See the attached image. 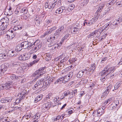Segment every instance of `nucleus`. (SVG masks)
Listing matches in <instances>:
<instances>
[{
    "mask_svg": "<svg viewBox=\"0 0 122 122\" xmlns=\"http://www.w3.org/2000/svg\"><path fill=\"white\" fill-rule=\"evenodd\" d=\"M44 79H42L40 80H38L34 85L33 87V89L38 90L42 87H45L46 86L47 87L46 85H44Z\"/></svg>",
    "mask_w": 122,
    "mask_h": 122,
    "instance_id": "1",
    "label": "nucleus"
},
{
    "mask_svg": "<svg viewBox=\"0 0 122 122\" xmlns=\"http://www.w3.org/2000/svg\"><path fill=\"white\" fill-rule=\"evenodd\" d=\"M35 42H33V40L31 39L29 41H24L20 44L23 49H25L28 47H31L34 44Z\"/></svg>",
    "mask_w": 122,
    "mask_h": 122,
    "instance_id": "2",
    "label": "nucleus"
},
{
    "mask_svg": "<svg viewBox=\"0 0 122 122\" xmlns=\"http://www.w3.org/2000/svg\"><path fill=\"white\" fill-rule=\"evenodd\" d=\"M116 69L115 67L112 66L110 67L109 66H107L105 68L104 70L102 71V75H105L106 74H109L112 71L113 72Z\"/></svg>",
    "mask_w": 122,
    "mask_h": 122,
    "instance_id": "3",
    "label": "nucleus"
},
{
    "mask_svg": "<svg viewBox=\"0 0 122 122\" xmlns=\"http://www.w3.org/2000/svg\"><path fill=\"white\" fill-rule=\"evenodd\" d=\"M55 2H50L49 3L48 2H46L45 4V8H48L52 10L53 8L56 6L57 3L55 0Z\"/></svg>",
    "mask_w": 122,
    "mask_h": 122,
    "instance_id": "4",
    "label": "nucleus"
},
{
    "mask_svg": "<svg viewBox=\"0 0 122 122\" xmlns=\"http://www.w3.org/2000/svg\"><path fill=\"white\" fill-rule=\"evenodd\" d=\"M30 57V55L27 53H24L23 55H20L18 57V59L22 61H24L29 59Z\"/></svg>",
    "mask_w": 122,
    "mask_h": 122,
    "instance_id": "5",
    "label": "nucleus"
},
{
    "mask_svg": "<svg viewBox=\"0 0 122 122\" xmlns=\"http://www.w3.org/2000/svg\"><path fill=\"white\" fill-rule=\"evenodd\" d=\"M80 25L77 23L74 25L73 28L72 29L71 32L73 34H78L79 31Z\"/></svg>",
    "mask_w": 122,
    "mask_h": 122,
    "instance_id": "6",
    "label": "nucleus"
},
{
    "mask_svg": "<svg viewBox=\"0 0 122 122\" xmlns=\"http://www.w3.org/2000/svg\"><path fill=\"white\" fill-rule=\"evenodd\" d=\"M112 88V86L111 84L110 85L107 87H105V90L101 96V98H103L104 97H106L109 93V92L110 91Z\"/></svg>",
    "mask_w": 122,
    "mask_h": 122,
    "instance_id": "7",
    "label": "nucleus"
},
{
    "mask_svg": "<svg viewBox=\"0 0 122 122\" xmlns=\"http://www.w3.org/2000/svg\"><path fill=\"white\" fill-rule=\"evenodd\" d=\"M45 67H41L39 69L36 71L34 73V76H36V75H39L40 76L44 74L45 73V71H44Z\"/></svg>",
    "mask_w": 122,
    "mask_h": 122,
    "instance_id": "8",
    "label": "nucleus"
},
{
    "mask_svg": "<svg viewBox=\"0 0 122 122\" xmlns=\"http://www.w3.org/2000/svg\"><path fill=\"white\" fill-rule=\"evenodd\" d=\"M105 6V4L103 3H100L96 6V8L97 9L96 13L98 15V14L100 13L102 10V9Z\"/></svg>",
    "mask_w": 122,
    "mask_h": 122,
    "instance_id": "9",
    "label": "nucleus"
},
{
    "mask_svg": "<svg viewBox=\"0 0 122 122\" xmlns=\"http://www.w3.org/2000/svg\"><path fill=\"white\" fill-rule=\"evenodd\" d=\"M12 82H9L7 83L5 85H4L2 86H1V88L2 90L5 89L6 90L8 89L11 87V86L12 85Z\"/></svg>",
    "mask_w": 122,
    "mask_h": 122,
    "instance_id": "10",
    "label": "nucleus"
},
{
    "mask_svg": "<svg viewBox=\"0 0 122 122\" xmlns=\"http://www.w3.org/2000/svg\"><path fill=\"white\" fill-rule=\"evenodd\" d=\"M122 21V18H118L115 19L113 22L112 24L114 25H118V24H120Z\"/></svg>",
    "mask_w": 122,
    "mask_h": 122,
    "instance_id": "11",
    "label": "nucleus"
},
{
    "mask_svg": "<svg viewBox=\"0 0 122 122\" xmlns=\"http://www.w3.org/2000/svg\"><path fill=\"white\" fill-rule=\"evenodd\" d=\"M66 8L64 6H62L59 8L56 11L55 13L57 14H59L62 12H65V11Z\"/></svg>",
    "mask_w": 122,
    "mask_h": 122,
    "instance_id": "12",
    "label": "nucleus"
},
{
    "mask_svg": "<svg viewBox=\"0 0 122 122\" xmlns=\"http://www.w3.org/2000/svg\"><path fill=\"white\" fill-rule=\"evenodd\" d=\"M12 98L11 97H7L2 98L0 102L2 103H6L10 102L11 101Z\"/></svg>",
    "mask_w": 122,
    "mask_h": 122,
    "instance_id": "13",
    "label": "nucleus"
},
{
    "mask_svg": "<svg viewBox=\"0 0 122 122\" xmlns=\"http://www.w3.org/2000/svg\"><path fill=\"white\" fill-rule=\"evenodd\" d=\"M26 90H23L21 93L18 94V97H20L21 99H23L24 97H25L26 94Z\"/></svg>",
    "mask_w": 122,
    "mask_h": 122,
    "instance_id": "14",
    "label": "nucleus"
},
{
    "mask_svg": "<svg viewBox=\"0 0 122 122\" xmlns=\"http://www.w3.org/2000/svg\"><path fill=\"white\" fill-rule=\"evenodd\" d=\"M11 66L14 67H19V69H21V67L19 63L17 62H12L10 64Z\"/></svg>",
    "mask_w": 122,
    "mask_h": 122,
    "instance_id": "15",
    "label": "nucleus"
},
{
    "mask_svg": "<svg viewBox=\"0 0 122 122\" xmlns=\"http://www.w3.org/2000/svg\"><path fill=\"white\" fill-rule=\"evenodd\" d=\"M105 108L103 107V108L101 107L97 111V112H94L93 113V116H94V113H97L98 114H100L101 115H102V114L103 113V112H104V110Z\"/></svg>",
    "mask_w": 122,
    "mask_h": 122,
    "instance_id": "16",
    "label": "nucleus"
},
{
    "mask_svg": "<svg viewBox=\"0 0 122 122\" xmlns=\"http://www.w3.org/2000/svg\"><path fill=\"white\" fill-rule=\"evenodd\" d=\"M15 52L14 51L10 50L8 51V53H7V55L9 56L15 57L16 55V54H15Z\"/></svg>",
    "mask_w": 122,
    "mask_h": 122,
    "instance_id": "17",
    "label": "nucleus"
},
{
    "mask_svg": "<svg viewBox=\"0 0 122 122\" xmlns=\"http://www.w3.org/2000/svg\"><path fill=\"white\" fill-rule=\"evenodd\" d=\"M9 32L10 35L7 34V36H8V38L9 37L10 38L11 37V39H12L15 36V34L14 33H13V31L12 30H9Z\"/></svg>",
    "mask_w": 122,
    "mask_h": 122,
    "instance_id": "18",
    "label": "nucleus"
},
{
    "mask_svg": "<svg viewBox=\"0 0 122 122\" xmlns=\"http://www.w3.org/2000/svg\"><path fill=\"white\" fill-rule=\"evenodd\" d=\"M0 22H1L2 23L5 24L8 23L9 22V19L8 18L6 17L2 18Z\"/></svg>",
    "mask_w": 122,
    "mask_h": 122,
    "instance_id": "19",
    "label": "nucleus"
},
{
    "mask_svg": "<svg viewBox=\"0 0 122 122\" xmlns=\"http://www.w3.org/2000/svg\"><path fill=\"white\" fill-rule=\"evenodd\" d=\"M6 64H3L1 66V68H0L1 69L3 70L4 71L5 73H6V71L7 70L8 67L6 66Z\"/></svg>",
    "mask_w": 122,
    "mask_h": 122,
    "instance_id": "20",
    "label": "nucleus"
},
{
    "mask_svg": "<svg viewBox=\"0 0 122 122\" xmlns=\"http://www.w3.org/2000/svg\"><path fill=\"white\" fill-rule=\"evenodd\" d=\"M40 59L37 58L36 60L30 62L28 64V66L29 67H30L35 63H36L39 61Z\"/></svg>",
    "mask_w": 122,
    "mask_h": 122,
    "instance_id": "21",
    "label": "nucleus"
},
{
    "mask_svg": "<svg viewBox=\"0 0 122 122\" xmlns=\"http://www.w3.org/2000/svg\"><path fill=\"white\" fill-rule=\"evenodd\" d=\"M98 31V30H95L94 32H92L90 33L89 35L88 36V38H92L95 36L97 33Z\"/></svg>",
    "mask_w": 122,
    "mask_h": 122,
    "instance_id": "22",
    "label": "nucleus"
},
{
    "mask_svg": "<svg viewBox=\"0 0 122 122\" xmlns=\"http://www.w3.org/2000/svg\"><path fill=\"white\" fill-rule=\"evenodd\" d=\"M22 49V47L21 44H19L15 48V51L17 52L20 51Z\"/></svg>",
    "mask_w": 122,
    "mask_h": 122,
    "instance_id": "23",
    "label": "nucleus"
},
{
    "mask_svg": "<svg viewBox=\"0 0 122 122\" xmlns=\"http://www.w3.org/2000/svg\"><path fill=\"white\" fill-rule=\"evenodd\" d=\"M113 103V105H115L117 106V109H119L121 106V105L119 103V101L118 100H115L114 102H112Z\"/></svg>",
    "mask_w": 122,
    "mask_h": 122,
    "instance_id": "24",
    "label": "nucleus"
},
{
    "mask_svg": "<svg viewBox=\"0 0 122 122\" xmlns=\"http://www.w3.org/2000/svg\"><path fill=\"white\" fill-rule=\"evenodd\" d=\"M96 68V65L94 63L91 65V67L87 70V71H91L92 70L93 71Z\"/></svg>",
    "mask_w": 122,
    "mask_h": 122,
    "instance_id": "25",
    "label": "nucleus"
},
{
    "mask_svg": "<svg viewBox=\"0 0 122 122\" xmlns=\"http://www.w3.org/2000/svg\"><path fill=\"white\" fill-rule=\"evenodd\" d=\"M114 99V97H112L109 98L108 99L107 101H106L104 103L105 105L107 104L108 103L109 104L111 103L112 101Z\"/></svg>",
    "mask_w": 122,
    "mask_h": 122,
    "instance_id": "26",
    "label": "nucleus"
},
{
    "mask_svg": "<svg viewBox=\"0 0 122 122\" xmlns=\"http://www.w3.org/2000/svg\"><path fill=\"white\" fill-rule=\"evenodd\" d=\"M98 18V16L97 15L95 17L93 18L91 20L89 21L90 22V24L92 25L94 23L95 21H96Z\"/></svg>",
    "mask_w": 122,
    "mask_h": 122,
    "instance_id": "27",
    "label": "nucleus"
},
{
    "mask_svg": "<svg viewBox=\"0 0 122 122\" xmlns=\"http://www.w3.org/2000/svg\"><path fill=\"white\" fill-rule=\"evenodd\" d=\"M42 98V95H40L38 96L36 98V99L34 100V102L35 103L37 102H38L40 101Z\"/></svg>",
    "mask_w": 122,
    "mask_h": 122,
    "instance_id": "28",
    "label": "nucleus"
},
{
    "mask_svg": "<svg viewBox=\"0 0 122 122\" xmlns=\"http://www.w3.org/2000/svg\"><path fill=\"white\" fill-rule=\"evenodd\" d=\"M18 98L17 99L16 101L14 103V104L15 105L18 104L20 102H21L22 100L23 99H21L20 98V97H18Z\"/></svg>",
    "mask_w": 122,
    "mask_h": 122,
    "instance_id": "29",
    "label": "nucleus"
},
{
    "mask_svg": "<svg viewBox=\"0 0 122 122\" xmlns=\"http://www.w3.org/2000/svg\"><path fill=\"white\" fill-rule=\"evenodd\" d=\"M63 78L64 81H63L62 83H66V82H68L70 79L69 77H68V76H65Z\"/></svg>",
    "mask_w": 122,
    "mask_h": 122,
    "instance_id": "30",
    "label": "nucleus"
},
{
    "mask_svg": "<svg viewBox=\"0 0 122 122\" xmlns=\"http://www.w3.org/2000/svg\"><path fill=\"white\" fill-rule=\"evenodd\" d=\"M10 78L12 79H15L19 81V78L17 76H16L14 74H13L10 76Z\"/></svg>",
    "mask_w": 122,
    "mask_h": 122,
    "instance_id": "31",
    "label": "nucleus"
},
{
    "mask_svg": "<svg viewBox=\"0 0 122 122\" xmlns=\"http://www.w3.org/2000/svg\"><path fill=\"white\" fill-rule=\"evenodd\" d=\"M41 114L39 113H37L33 117V118L34 119H38L40 117Z\"/></svg>",
    "mask_w": 122,
    "mask_h": 122,
    "instance_id": "32",
    "label": "nucleus"
},
{
    "mask_svg": "<svg viewBox=\"0 0 122 122\" xmlns=\"http://www.w3.org/2000/svg\"><path fill=\"white\" fill-rule=\"evenodd\" d=\"M61 32H60L57 30H56L55 32L54 35L56 37H58L61 36Z\"/></svg>",
    "mask_w": 122,
    "mask_h": 122,
    "instance_id": "33",
    "label": "nucleus"
},
{
    "mask_svg": "<svg viewBox=\"0 0 122 122\" xmlns=\"http://www.w3.org/2000/svg\"><path fill=\"white\" fill-rule=\"evenodd\" d=\"M28 11L26 8H24L21 10L20 13H22L24 14H26L27 13Z\"/></svg>",
    "mask_w": 122,
    "mask_h": 122,
    "instance_id": "34",
    "label": "nucleus"
},
{
    "mask_svg": "<svg viewBox=\"0 0 122 122\" xmlns=\"http://www.w3.org/2000/svg\"><path fill=\"white\" fill-rule=\"evenodd\" d=\"M109 23H107V24H105L104 26L102 27V31H103V30H106L108 29V27L109 25Z\"/></svg>",
    "mask_w": 122,
    "mask_h": 122,
    "instance_id": "35",
    "label": "nucleus"
},
{
    "mask_svg": "<svg viewBox=\"0 0 122 122\" xmlns=\"http://www.w3.org/2000/svg\"><path fill=\"white\" fill-rule=\"evenodd\" d=\"M71 93L68 90L66 91L65 92L64 94V96L65 97H66L69 95Z\"/></svg>",
    "mask_w": 122,
    "mask_h": 122,
    "instance_id": "36",
    "label": "nucleus"
},
{
    "mask_svg": "<svg viewBox=\"0 0 122 122\" xmlns=\"http://www.w3.org/2000/svg\"><path fill=\"white\" fill-rule=\"evenodd\" d=\"M7 56L5 54H0V59H5L6 58Z\"/></svg>",
    "mask_w": 122,
    "mask_h": 122,
    "instance_id": "37",
    "label": "nucleus"
},
{
    "mask_svg": "<svg viewBox=\"0 0 122 122\" xmlns=\"http://www.w3.org/2000/svg\"><path fill=\"white\" fill-rule=\"evenodd\" d=\"M82 72L81 71H79L77 75V77L78 78H80L83 76Z\"/></svg>",
    "mask_w": 122,
    "mask_h": 122,
    "instance_id": "38",
    "label": "nucleus"
},
{
    "mask_svg": "<svg viewBox=\"0 0 122 122\" xmlns=\"http://www.w3.org/2000/svg\"><path fill=\"white\" fill-rule=\"evenodd\" d=\"M64 29V26H62L60 27L59 29L57 30L58 31H60L61 33L63 32Z\"/></svg>",
    "mask_w": 122,
    "mask_h": 122,
    "instance_id": "39",
    "label": "nucleus"
},
{
    "mask_svg": "<svg viewBox=\"0 0 122 122\" xmlns=\"http://www.w3.org/2000/svg\"><path fill=\"white\" fill-rule=\"evenodd\" d=\"M117 106L116 105H113V103H112V104L110 106V108L111 110L114 109L116 108L117 109Z\"/></svg>",
    "mask_w": 122,
    "mask_h": 122,
    "instance_id": "40",
    "label": "nucleus"
},
{
    "mask_svg": "<svg viewBox=\"0 0 122 122\" xmlns=\"http://www.w3.org/2000/svg\"><path fill=\"white\" fill-rule=\"evenodd\" d=\"M45 104V105L46 106V107L47 108H49L51 107L52 104V103L51 102H49L46 103Z\"/></svg>",
    "mask_w": 122,
    "mask_h": 122,
    "instance_id": "41",
    "label": "nucleus"
},
{
    "mask_svg": "<svg viewBox=\"0 0 122 122\" xmlns=\"http://www.w3.org/2000/svg\"><path fill=\"white\" fill-rule=\"evenodd\" d=\"M7 74V73H5L4 71L3 70L0 68V76H2L3 75H4Z\"/></svg>",
    "mask_w": 122,
    "mask_h": 122,
    "instance_id": "42",
    "label": "nucleus"
},
{
    "mask_svg": "<svg viewBox=\"0 0 122 122\" xmlns=\"http://www.w3.org/2000/svg\"><path fill=\"white\" fill-rule=\"evenodd\" d=\"M51 33V32L49 30H47L45 33L43 35H42V37H44L45 36H46V35H48L50 34Z\"/></svg>",
    "mask_w": 122,
    "mask_h": 122,
    "instance_id": "43",
    "label": "nucleus"
},
{
    "mask_svg": "<svg viewBox=\"0 0 122 122\" xmlns=\"http://www.w3.org/2000/svg\"><path fill=\"white\" fill-rule=\"evenodd\" d=\"M121 84L120 83L117 82V83L114 86V89L115 90L117 89L120 86Z\"/></svg>",
    "mask_w": 122,
    "mask_h": 122,
    "instance_id": "44",
    "label": "nucleus"
},
{
    "mask_svg": "<svg viewBox=\"0 0 122 122\" xmlns=\"http://www.w3.org/2000/svg\"><path fill=\"white\" fill-rule=\"evenodd\" d=\"M76 60V58H75L70 59L69 60V61L71 63H72L73 62H74Z\"/></svg>",
    "mask_w": 122,
    "mask_h": 122,
    "instance_id": "45",
    "label": "nucleus"
},
{
    "mask_svg": "<svg viewBox=\"0 0 122 122\" xmlns=\"http://www.w3.org/2000/svg\"><path fill=\"white\" fill-rule=\"evenodd\" d=\"M87 21L86 20H85L84 21V25H85L86 24L88 26H90L91 25H92V24H90V22L89 21H88L87 22H86Z\"/></svg>",
    "mask_w": 122,
    "mask_h": 122,
    "instance_id": "46",
    "label": "nucleus"
},
{
    "mask_svg": "<svg viewBox=\"0 0 122 122\" xmlns=\"http://www.w3.org/2000/svg\"><path fill=\"white\" fill-rule=\"evenodd\" d=\"M117 1V0H113L111 1L108 4H107L108 5V6H109V5H113V4H114Z\"/></svg>",
    "mask_w": 122,
    "mask_h": 122,
    "instance_id": "47",
    "label": "nucleus"
},
{
    "mask_svg": "<svg viewBox=\"0 0 122 122\" xmlns=\"http://www.w3.org/2000/svg\"><path fill=\"white\" fill-rule=\"evenodd\" d=\"M77 89H76L72 91V92H71V93L72 94V96H71V97H73L75 96V95L76 93L77 92Z\"/></svg>",
    "mask_w": 122,
    "mask_h": 122,
    "instance_id": "48",
    "label": "nucleus"
},
{
    "mask_svg": "<svg viewBox=\"0 0 122 122\" xmlns=\"http://www.w3.org/2000/svg\"><path fill=\"white\" fill-rule=\"evenodd\" d=\"M32 114L31 113H29L26 116H24V117H25V119H28L31 117Z\"/></svg>",
    "mask_w": 122,
    "mask_h": 122,
    "instance_id": "49",
    "label": "nucleus"
},
{
    "mask_svg": "<svg viewBox=\"0 0 122 122\" xmlns=\"http://www.w3.org/2000/svg\"><path fill=\"white\" fill-rule=\"evenodd\" d=\"M111 8V7H109L108 8H107V9H106V10H105L103 13H104L105 15H106L107 14L109 13L110 11V9Z\"/></svg>",
    "mask_w": 122,
    "mask_h": 122,
    "instance_id": "50",
    "label": "nucleus"
},
{
    "mask_svg": "<svg viewBox=\"0 0 122 122\" xmlns=\"http://www.w3.org/2000/svg\"><path fill=\"white\" fill-rule=\"evenodd\" d=\"M3 23L1 22H0V30H5V28L3 27V25H2Z\"/></svg>",
    "mask_w": 122,
    "mask_h": 122,
    "instance_id": "51",
    "label": "nucleus"
},
{
    "mask_svg": "<svg viewBox=\"0 0 122 122\" xmlns=\"http://www.w3.org/2000/svg\"><path fill=\"white\" fill-rule=\"evenodd\" d=\"M52 95V93H50L49 94V96H47L46 97V99L50 100V99H51V96Z\"/></svg>",
    "mask_w": 122,
    "mask_h": 122,
    "instance_id": "52",
    "label": "nucleus"
},
{
    "mask_svg": "<svg viewBox=\"0 0 122 122\" xmlns=\"http://www.w3.org/2000/svg\"><path fill=\"white\" fill-rule=\"evenodd\" d=\"M57 37H56L55 36H54L52 37H50L49 39V40L50 41H53L56 39Z\"/></svg>",
    "mask_w": 122,
    "mask_h": 122,
    "instance_id": "53",
    "label": "nucleus"
},
{
    "mask_svg": "<svg viewBox=\"0 0 122 122\" xmlns=\"http://www.w3.org/2000/svg\"><path fill=\"white\" fill-rule=\"evenodd\" d=\"M116 4L117 5H119L120 6H122V1L117 2Z\"/></svg>",
    "mask_w": 122,
    "mask_h": 122,
    "instance_id": "54",
    "label": "nucleus"
},
{
    "mask_svg": "<svg viewBox=\"0 0 122 122\" xmlns=\"http://www.w3.org/2000/svg\"><path fill=\"white\" fill-rule=\"evenodd\" d=\"M35 20L36 21L35 22L36 24H37V25H39L40 23V22L38 20L37 18L35 19Z\"/></svg>",
    "mask_w": 122,
    "mask_h": 122,
    "instance_id": "55",
    "label": "nucleus"
},
{
    "mask_svg": "<svg viewBox=\"0 0 122 122\" xmlns=\"http://www.w3.org/2000/svg\"><path fill=\"white\" fill-rule=\"evenodd\" d=\"M36 51H35V50L33 48L32 49H31L30 51V53L31 54L34 53L36 52Z\"/></svg>",
    "mask_w": 122,
    "mask_h": 122,
    "instance_id": "56",
    "label": "nucleus"
},
{
    "mask_svg": "<svg viewBox=\"0 0 122 122\" xmlns=\"http://www.w3.org/2000/svg\"><path fill=\"white\" fill-rule=\"evenodd\" d=\"M6 14L7 15H11V14H12V10H9V12L7 13L6 12H5V14Z\"/></svg>",
    "mask_w": 122,
    "mask_h": 122,
    "instance_id": "57",
    "label": "nucleus"
},
{
    "mask_svg": "<svg viewBox=\"0 0 122 122\" xmlns=\"http://www.w3.org/2000/svg\"><path fill=\"white\" fill-rule=\"evenodd\" d=\"M60 101V100H58L57 98H56H56H55L53 100V101L55 104H56L58 102Z\"/></svg>",
    "mask_w": 122,
    "mask_h": 122,
    "instance_id": "58",
    "label": "nucleus"
},
{
    "mask_svg": "<svg viewBox=\"0 0 122 122\" xmlns=\"http://www.w3.org/2000/svg\"><path fill=\"white\" fill-rule=\"evenodd\" d=\"M88 2V1L87 0H85L82 3L83 5H86Z\"/></svg>",
    "mask_w": 122,
    "mask_h": 122,
    "instance_id": "59",
    "label": "nucleus"
},
{
    "mask_svg": "<svg viewBox=\"0 0 122 122\" xmlns=\"http://www.w3.org/2000/svg\"><path fill=\"white\" fill-rule=\"evenodd\" d=\"M20 13L19 12L18 10H16L15 11V14H16L17 15H18L19 16H20Z\"/></svg>",
    "mask_w": 122,
    "mask_h": 122,
    "instance_id": "60",
    "label": "nucleus"
},
{
    "mask_svg": "<svg viewBox=\"0 0 122 122\" xmlns=\"http://www.w3.org/2000/svg\"><path fill=\"white\" fill-rule=\"evenodd\" d=\"M69 7L70 9H72L75 8V6L73 4H71L70 5Z\"/></svg>",
    "mask_w": 122,
    "mask_h": 122,
    "instance_id": "61",
    "label": "nucleus"
},
{
    "mask_svg": "<svg viewBox=\"0 0 122 122\" xmlns=\"http://www.w3.org/2000/svg\"><path fill=\"white\" fill-rule=\"evenodd\" d=\"M107 59V57H105L103 58L102 59V60L101 61V62L102 63H103Z\"/></svg>",
    "mask_w": 122,
    "mask_h": 122,
    "instance_id": "62",
    "label": "nucleus"
},
{
    "mask_svg": "<svg viewBox=\"0 0 122 122\" xmlns=\"http://www.w3.org/2000/svg\"><path fill=\"white\" fill-rule=\"evenodd\" d=\"M57 6H59L61 5V0H59L57 3Z\"/></svg>",
    "mask_w": 122,
    "mask_h": 122,
    "instance_id": "63",
    "label": "nucleus"
},
{
    "mask_svg": "<svg viewBox=\"0 0 122 122\" xmlns=\"http://www.w3.org/2000/svg\"><path fill=\"white\" fill-rule=\"evenodd\" d=\"M19 29V27L17 25H16L14 26L13 28V30L14 31H15Z\"/></svg>",
    "mask_w": 122,
    "mask_h": 122,
    "instance_id": "64",
    "label": "nucleus"
}]
</instances>
